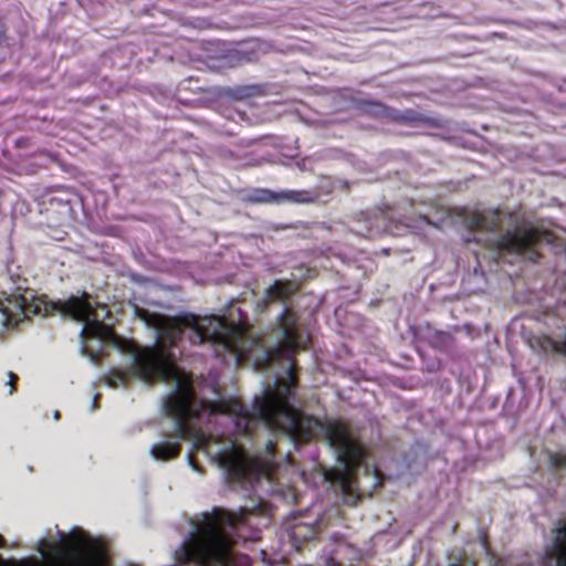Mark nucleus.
Returning a JSON list of instances; mask_svg holds the SVG:
<instances>
[{"mask_svg": "<svg viewBox=\"0 0 566 566\" xmlns=\"http://www.w3.org/2000/svg\"><path fill=\"white\" fill-rule=\"evenodd\" d=\"M268 459L250 458L242 449L233 447L231 450L219 452L217 460L220 467L226 470L229 481L235 483H248L265 476L271 480L274 473V458L276 454V442L269 440L265 444Z\"/></svg>", "mask_w": 566, "mask_h": 566, "instance_id": "5", "label": "nucleus"}, {"mask_svg": "<svg viewBox=\"0 0 566 566\" xmlns=\"http://www.w3.org/2000/svg\"><path fill=\"white\" fill-rule=\"evenodd\" d=\"M551 464L555 469H566V457L565 455H552Z\"/></svg>", "mask_w": 566, "mask_h": 566, "instance_id": "14", "label": "nucleus"}, {"mask_svg": "<svg viewBox=\"0 0 566 566\" xmlns=\"http://www.w3.org/2000/svg\"><path fill=\"white\" fill-rule=\"evenodd\" d=\"M448 217H457L460 218L464 228H467L471 232H476V235L472 239L478 243L482 242V238L480 234H486L485 245L489 248H493L495 245V222L493 220H489L481 211L476 209H470L467 207H459L453 209H447ZM468 241H471L469 238Z\"/></svg>", "mask_w": 566, "mask_h": 566, "instance_id": "7", "label": "nucleus"}, {"mask_svg": "<svg viewBox=\"0 0 566 566\" xmlns=\"http://www.w3.org/2000/svg\"><path fill=\"white\" fill-rule=\"evenodd\" d=\"M423 220H424V222H426V223H428V224H432V222L429 220V218H428V217H423Z\"/></svg>", "mask_w": 566, "mask_h": 566, "instance_id": "23", "label": "nucleus"}, {"mask_svg": "<svg viewBox=\"0 0 566 566\" xmlns=\"http://www.w3.org/2000/svg\"><path fill=\"white\" fill-rule=\"evenodd\" d=\"M370 473L375 478V486H380L384 480L381 472L378 470L377 467H374Z\"/></svg>", "mask_w": 566, "mask_h": 566, "instance_id": "16", "label": "nucleus"}, {"mask_svg": "<svg viewBox=\"0 0 566 566\" xmlns=\"http://www.w3.org/2000/svg\"><path fill=\"white\" fill-rule=\"evenodd\" d=\"M384 218H388V214H386V211H382Z\"/></svg>", "mask_w": 566, "mask_h": 566, "instance_id": "25", "label": "nucleus"}, {"mask_svg": "<svg viewBox=\"0 0 566 566\" xmlns=\"http://www.w3.org/2000/svg\"><path fill=\"white\" fill-rule=\"evenodd\" d=\"M62 170H63V172H66V174H72L73 172L72 168L67 167V166H63Z\"/></svg>", "mask_w": 566, "mask_h": 566, "instance_id": "21", "label": "nucleus"}, {"mask_svg": "<svg viewBox=\"0 0 566 566\" xmlns=\"http://www.w3.org/2000/svg\"><path fill=\"white\" fill-rule=\"evenodd\" d=\"M50 163H51L52 165H55V164H56V161H55L54 159H51V160H50Z\"/></svg>", "mask_w": 566, "mask_h": 566, "instance_id": "24", "label": "nucleus"}, {"mask_svg": "<svg viewBox=\"0 0 566 566\" xmlns=\"http://www.w3.org/2000/svg\"><path fill=\"white\" fill-rule=\"evenodd\" d=\"M552 347L556 352H560L566 354V333L559 340H555L552 343Z\"/></svg>", "mask_w": 566, "mask_h": 566, "instance_id": "15", "label": "nucleus"}, {"mask_svg": "<svg viewBox=\"0 0 566 566\" xmlns=\"http://www.w3.org/2000/svg\"><path fill=\"white\" fill-rule=\"evenodd\" d=\"M315 193L307 190H289L282 192H273L265 189H254L247 196V201L249 202H272L279 201L281 199L289 200L293 202H311L315 199Z\"/></svg>", "mask_w": 566, "mask_h": 566, "instance_id": "10", "label": "nucleus"}, {"mask_svg": "<svg viewBox=\"0 0 566 566\" xmlns=\"http://www.w3.org/2000/svg\"><path fill=\"white\" fill-rule=\"evenodd\" d=\"M247 509L240 513L213 509L212 513L203 514V525L184 542L177 552V562L181 565L196 563L198 566H229L228 560L232 548L231 538L224 533L223 526L235 527L245 522Z\"/></svg>", "mask_w": 566, "mask_h": 566, "instance_id": "3", "label": "nucleus"}, {"mask_svg": "<svg viewBox=\"0 0 566 566\" xmlns=\"http://www.w3.org/2000/svg\"><path fill=\"white\" fill-rule=\"evenodd\" d=\"M91 295L83 292L80 296L71 295L66 301H60L55 308L64 316L84 323L81 335L84 338L98 340L109 339L114 336L113 329L96 318L95 308L91 302Z\"/></svg>", "mask_w": 566, "mask_h": 566, "instance_id": "6", "label": "nucleus"}, {"mask_svg": "<svg viewBox=\"0 0 566 566\" xmlns=\"http://www.w3.org/2000/svg\"><path fill=\"white\" fill-rule=\"evenodd\" d=\"M541 240L549 242L552 238L546 231L536 230L534 228H514L497 238V249L521 252L533 247Z\"/></svg>", "mask_w": 566, "mask_h": 566, "instance_id": "8", "label": "nucleus"}, {"mask_svg": "<svg viewBox=\"0 0 566 566\" xmlns=\"http://www.w3.org/2000/svg\"><path fill=\"white\" fill-rule=\"evenodd\" d=\"M9 378H10V385H11V390L10 392L12 394L13 390H14V384L18 381V376L15 374H13L12 371L9 373Z\"/></svg>", "mask_w": 566, "mask_h": 566, "instance_id": "17", "label": "nucleus"}, {"mask_svg": "<svg viewBox=\"0 0 566 566\" xmlns=\"http://www.w3.org/2000/svg\"><path fill=\"white\" fill-rule=\"evenodd\" d=\"M189 462L193 469L198 470V464H197L196 460L192 458V455H189Z\"/></svg>", "mask_w": 566, "mask_h": 566, "instance_id": "18", "label": "nucleus"}, {"mask_svg": "<svg viewBox=\"0 0 566 566\" xmlns=\"http://www.w3.org/2000/svg\"><path fill=\"white\" fill-rule=\"evenodd\" d=\"M60 417H61L60 412H59V411H55V412H54V419H55V420H59V419H60Z\"/></svg>", "mask_w": 566, "mask_h": 566, "instance_id": "22", "label": "nucleus"}, {"mask_svg": "<svg viewBox=\"0 0 566 566\" xmlns=\"http://www.w3.org/2000/svg\"><path fill=\"white\" fill-rule=\"evenodd\" d=\"M300 290V284L291 280H275L265 289L262 303L268 306L274 302H285Z\"/></svg>", "mask_w": 566, "mask_h": 566, "instance_id": "11", "label": "nucleus"}, {"mask_svg": "<svg viewBox=\"0 0 566 566\" xmlns=\"http://www.w3.org/2000/svg\"><path fill=\"white\" fill-rule=\"evenodd\" d=\"M98 399H99V395H98V394H96V395L94 396V400H93V407H94V408H97V407H98Z\"/></svg>", "mask_w": 566, "mask_h": 566, "instance_id": "19", "label": "nucleus"}, {"mask_svg": "<svg viewBox=\"0 0 566 566\" xmlns=\"http://www.w3.org/2000/svg\"><path fill=\"white\" fill-rule=\"evenodd\" d=\"M281 331L277 347L266 352L269 360L282 358L289 360L290 368L286 379H277L273 388L265 389L263 396L255 397L253 415L265 426L277 433L285 434L295 444L310 443L319 437L337 451L342 469L324 471L325 481L337 485L344 495L353 492L357 470L365 468L368 452L354 437L349 426L340 419H319L313 415L296 409L292 405L297 387L294 355L305 349L310 336L300 323L298 315L290 308H284L276 318Z\"/></svg>", "mask_w": 566, "mask_h": 566, "instance_id": "2", "label": "nucleus"}, {"mask_svg": "<svg viewBox=\"0 0 566 566\" xmlns=\"http://www.w3.org/2000/svg\"><path fill=\"white\" fill-rule=\"evenodd\" d=\"M27 298L21 294L0 293V324L3 327H14L28 317ZM36 313L38 310H30Z\"/></svg>", "mask_w": 566, "mask_h": 566, "instance_id": "9", "label": "nucleus"}, {"mask_svg": "<svg viewBox=\"0 0 566 566\" xmlns=\"http://www.w3.org/2000/svg\"><path fill=\"white\" fill-rule=\"evenodd\" d=\"M384 218H388V214H386V211H382Z\"/></svg>", "mask_w": 566, "mask_h": 566, "instance_id": "26", "label": "nucleus"}, {"mask_svg": "<svg viewBox=\"0 0 566 566\" xmlns=\"http://www.w3.org/2000/svg\"><path fill=\"white\" fill-rule=\"evenodd\" d=\"M139 316L153 324L156 329L154 346L139 347L132 342H124L123 348L133 355L129 368H112L106 375V384L112 388L127 386L134 377L151 384L176 380L175 390L164 401L165 413L175 421V436L181 440L193 439L196 449L205 448L208 438L192 421L200 419L203 412L209 415H230L237 417V426L244 422V433L249 431L251 412L239 400L208 401L199 399L195 392L192 380L179 373L176 355L171 352L182 338L186 328L193 333V344H210L214 356L224 364L233 361L239 365L244 359L241 347L242 331L223 316L210 315L200 317L192 313L176 316L160 314L149 315L138 310Z\"/></svg>", "mask_w": 566, "mask_h": 566, "instance_id": "1", "label": "nucleus"}, {"mask_svg": "<svg viewBox=\"0 0 566 566\" xmlns=\"http://www.w3.org/2000/svg\"><path fill=\"white\" fill-rule=\"evenodd\" d=\"M59 543L49 542L40 549L43 559L27 557L4 559L0 555V566H104L106 564L105 545L87 535L81 528L69 534L59 532Z\"/></svg>", "mask_w": 566, "mask_h": 566, "instance_id": "4", "label": "nucleus"}, {"mask_svg": "<svg viewBox=\"0 0 566 566\" xmlns=\"http://www.w3.org/2000/svg\"><path fill=\"white\" fill-rule=\"evenodd\" d=\"M553 556L555 566H566V521L554 530Z\"/></svg>", "mask_w": 566, "mask_h": 566, "instance_id": "13", "label": "nucleus"}, {"mask_svg": "<svg viewBox=\"0 0 566 566\" xmlns=\"http://www.w3.org/2000/svg\"><path fill=\"white\" fill-rule=\"evenodd\" d=\"M181 453L179 441H163L151 446L150 454L157 461H170L177 459Z\"/></svg>", "mask_w": 566, "mask_h": 566, "instance_id": "12", "label": "nucleus"}, {"mask_svg": "<svg viewBox=\"0 0 566 566\" xmlns=\"http://www.w3.org/2000/svg\"><path fill=\"white\" fill-rule=\"evenodd\" d=\"M7 547V542L4 537L0 534V548Z\"/></svg>", "mask_w": 566, "mask_h": 566, "instance_id": "20", "label": "nucleus"}]
</instances>
